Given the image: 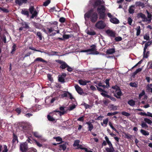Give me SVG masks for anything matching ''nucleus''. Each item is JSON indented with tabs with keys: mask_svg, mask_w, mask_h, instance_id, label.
Here are the masks:
<instances>
[{
	"mask_svg": "<svg viewBox=\"0 0 152 152\" xmlns=\"http://www.w3.org/2000/svg\"><path fill=\"white\" fill-rule=\"evenodd\" d=\"M85 20L89 18L91 21L92 23H95L97 20L98 16L97 13L94 12L93 9H91L88 10L84 15Z\"/></svg>",
	"mask_w": 152,
	"mask_h": 152,
	"instance_id": "f257e3e1",
	"label": "nucleus"
},
{
	"mask_svg": "<svg viewBox=\"0 0 152 152\" xmlns=\"http://www.w3.org/2000/svg\"><path fill=\"white\" fill-rule=\"evenodd\" d=\"M90 48L87 49L83 50L81 51V52H91L89 53L90 54L98 55L99 53V52L97 50V47L95 44H93L91 45L90 47Z\"/></svg>",
	"mask_w": 152,
	"mask_h": 152,
	"instance_id": "f03ea898",
	"label": "nucleus"
},
{
	"mask_svg": "<svg viewBox=\"0 0 152 152\" xmlns=\"http://www.w3.org/2000/svg\"><path fill=\"white\" fill-rule=\"evenodd\" d=\"M147 17L148 18V19L145 15L142 13H139L137 14V17L138 18H140L142 19V21L143 22L148 21V23L151 22L152 19V15L148 11H147Z\"/></svg>",
	"mask_w": 152,
	"mask_h": 152,
	"instance_id": "7ed1b4c3",
	"label": "nucleus"
},
{
	"mask_svg": "<svg viewBox=\"0 0 152 152\" xmlns=\"http://www.w3.org/2000/svg\"><path fill=\"white\" fill-rule=\"evenodd\" d=\"M106 25L104 21L99 20L97 22L95 25V26L99 29H103L106 26Z\"/></svg>",
	"mask_w": 152,
	"mask_h": 152,
	"instance_id": "20e7f679",
	"label": "nucleus"
},
{
	"mask_svg": "<svg viewBox=\"0 0 152 152\" xmlns=\"http://www.w3.org/2000/svg\"><path fill=\"white\" fill-rule=\"evenodd\" d=\"M19 149L20 151L22 152H26L28 149L27 143L26 142L20 143Z\"/></svg>",
	"mask_w": 152,
	"mask_h": 152,
	"instance_id": "39448f33",
	"label": "nucleus"
},
{
	"mask_svg": "<svg viewBox=\"0 0 152 152\" xmlns=\"http://www.w3.org/2000/svg\"><path fill=\"white\" fill-rule=\"evenodd\" d=\"M34 10V8L33 6H31L29 8V10L30 12L32 14L31 17V18H34V17H37L38 13L36 10Z\"/></svg>",
	"mask_w": 152,
	"mask_h": 152,
	"instance_id": "423d86ee",
	"label": "nucleus"
},
{
	"mask_svg": "<svg viewBox=\"0 0 152 152\" xmlns=\"http://www.w3.org/2000/svg\"><path fill=\"white\" fill-rule=\"evenodd\" d=\"M56 61L61 64L59 68L62 70L65 69L68 66V65L65 61L59 60H57Z\"/></svg>",
	"mask_w": 152,
	"mask_h": 152,
	"instance_id": "0eeeda50",
	"label": "nucleus"
},
{
	"mask_svg": "<svg viewBox=\"0 0 152 152\" xmlns=\"http://www.w3.org/2000/svg\"><path fill=\"white\" fill-rule=\"evenodd\" d=\"M107 34L110 37L115 38L116 36V33L114 31L110 29H107L105 31Z\"/></svg>",
	"mask_w": 152,
	"mask_h": 152,
	"instance_id": "6e6552de",
	"label": "nucleus"
},
{
	"mask_svg": "<svg viewBox=\"0 0 152 152\" xmlns=\"http://www.w3.org/2000/svg\"><path fill=\"white\" fill-rule=\"evenodd\" d=\"M97 11L98 13L105 12L106 8L103 5L99 6L97 8Z\"/></svg>",
	"mask_w": 152,
	"mask_h": 152,
	"instance_id": "1a4fd4ad",
	"label": "nucleus"
},
{
	"mask_svg": "<svg viewBox=\"0 0 152 152\" xmlns=\"http://www.w3.org/2000/svg\"><path fill=\"white\" fill-rule=\"evenodd\" d=\"M66 76V74L65 73H63L61 75H59L58 79V81L63 83H65V81L64 78Z\"/></svg>",
	"mask_w": 152,
	"mask_h": 152,
	"instance_id": "9d476101",
	"label": "nucleus"
},
{
	"mask_svg": "<svg viewBox=\"0 0 152 152\" xmlns=\"http://www.w3.org/2000/svg\"><path fill=\"white\" fill-rule=\"evenodd\" d=\"M61 96L62 98H64L65 97H69V98L72 100V99H75V98L73 97L72 94L68 92H65V93L62 94Z\"/></svg>",
	"mask_w": 152,
	"mask_h": 152,
	"instance_id": "9b49d317",
	"label": "nucleus"
},
{
	"mask_svg": "<svg viewBox=\"0 0 152 152\" xmlns=\"http://www.w3.org/2000/svg\"><path fill=\"white\" fill-rule=\"evenodd\" d=\"M103 2L104 3V1H103L102 0H95L93 4V6L94 8H96L97 7H98L101 5V4L103 3Z\"/></svg>",
	"mask_w": 152,
	"mask_h": 152,
	"instance_id": "f8f14e48",
	"label": "nucleus"
},
{
	"mask_svg": "<svg viewBox=\"0 0 152 152\" xmlns=\"http://www.w3.org/2000/svg\"><path fill=\"white\" fill-rule=\"evenodd\" d=\"M31 126L28 123H24L22 124L21 127L24 130H26L29 129Z\"/></svg>",
	"mask_w": 152,
	"mask_h": 152,
	"instance_id": "ddd939ff",
	"label": "nucleus"
},
{
	"mask_svg": "<svg viewBox=\"0 0 152 152\" xmlns=\"http://www.w3.org/2000/svg\"><path fill=\"white\" fill-rule=\"evenodd\" d=\"M75 87L76 90L79 94L81 95L83 93V89L78 85H75Z\"/></svg>",
	"mask_w": 152,
	"mask_h": 152,
	"instance_id": "4468645a",
	"label": "nucleus"
},
{
	"mask_svg": "<svg viewBox=\"0 0 152 152\" xmlns=\"http://www.w3.org/2000/svg\"><path fill=\"white\" fill-rule=\"evenodd\" d=\"M101 94L104 97H107L108 98H110L111 100L113 101H115L116 99L114 97L111 96L106 94H105L103 92L101 93Z\"/></svg>",
	"mask_w": 152,
	"mask_h": 152,
	"instance_id": "2eb2a0df",
	"label": "nucleus"
},
{
	"mask_svg": "<svg viewBox=\"0 0 152 152\" xmlns=\"http://www.w3.org/2000/svg\"><path fill=\"white\" fill-rule=\"evenodd\" d=\"M78 82L80 85L82 86H85L86 85L87 83H89L91 82V81L86 80H83L82 79H80L79 80H78Z\"/></svg>",
	"mask_w": 152,
	"mask_h": 152,
	"instance_id": "dca6fc26",
	"label": "nucleus"
},
{
	"mask_svg": "<svg viewBox=\"0 0 152 152\" xmlns=\"http://www.w3.org/2000/svg\"><path fill=\"white\" fill-rule=\"evenodd\" d=\"M86 124L88 125L87 128L88 129V131H91L94 128V126L92 124L91 122L90 121H89L86 122Z\"/></svg>",
	"mask_w": 152,
	"mask_h": 152,
	"instance_id": "f3484780",
	"label": "nucleus"
},
{
	"mask_svg": "<svg viewBox=\"0 0 152 152\" xmlns=\"http://www.w3.org/2000/svg\"><path fill=\"white\" fill-rule=\"evenodd\" d=\"M99 14V19L103 20H105V17L106 14L105 12L100 13H98Z\"/></svg>",
	"mask_w": 152,
	"mask_h": 152,
	"instance_id": "a211bd4d",
	"label": "nucleus"
},
{
	"mask_svg": "<svg viewBox=\"0 0 152 152\" xmlns=\"http://www.w3.org/2000/svg\"><path fill=\"white\" fill-rule=\"evenodd\" d=\"M16 141L18 143V137L14 133H13V139L12 140V145H14Z\"/></svg>",
	"mask_w": 152,
	"mask_h": 152,
	"instance_id": "6ab92c4d",
	"label": "nucleus"
},
{
	"mask_svg": "<svg viewBox=\"0 0 152 152\" xmlns=\"http://www.w3.org/2000/svg\"><path fill=\"white\" fill-rule=\"evenodd\" d=\"M68 144L67 142H65L63 144L60 145L59 146V150H62L63 151L65 150L66 149V145Z\"/></svg>",
	"mask_w": 152,
	"mask_h": 152,
	"instance_id": "aec40b11",
	"label": "nucleus"
},
{
	"mask_svg": "<svg viewBox=\"0 0 152 152\" xmlns=\"http://www.w3.org/2000/svg\"><path fill=\"white\" fill-rule=\"evenodd\" d=\"M36 61H39L42 63H45L47 64L48 62L45 60H44L43 58L41 57H38L36 58L34 60V62Z\"/></svg>",
	"mask_w": 152,
	"mask_h": 152,
	"instance_id": "412c9836",
	"label": "nucleus"
},
{
	"mask_svg": "<svg viewBox=\"0 0 152 152\" xmlns=\"http://www.w3.org/2000/svg\"><path fill=\"white\" fill-rule=\"evenodd\" d=\"M110 21L112 23L117 24H118L119 23V20L115 18H113L110 19Z\"/></svg>",
	"mask_w": 152,
	"mask_h": 152,
	"instance_id": "4be33fe9",
	"label": "nucleus"
},
{
	"mask_svg": "<svg viewBox=\"0 0 152 152\" xmlns=\"http://www.w3.org/2000/svg\"><path fill=\"white\" fill-rule=\"evenodd\" d=\"M151 43L152 41H148L145 43L143 49L144 50V53L145 52V51L146 50L148 47L151 45Z\"/></svg>",
	"mask_w": 152,
	"mask_h": 152,
	"instance_id": "5701e85b",
	"label": "nucleus"
},
{
	"mask_svg": "<svg viewBox=\"0 0 152 152\" xmlns=\"http://www.w3.org/2000/svg\"><path fill=\"white\" fill-rule=\"evenodd\" d=\"M115 51V49L112 48L107 50L106 51V53L107 54H111L114 53Z\"/></svg>",
	"mask_w": 152,
	"mask_h": 152,
	"instance_id": "b1692460",
	"label": "nucleus"
},
{
	"mask_svg": "<svg viewBox=\"0 0 152 152\" xmlns=\"http://www.w3.org/2000/svg\"><path fill=\"white\" fill-rule=\"evenodd\" d=\"M118 91L117 92L116 94H114V96L117 98L119 99L120 98V96L122 95V93L120 89V90H118Z\"/></svg>",
	"mask_w": 152,
	"mask_h": 152,
	"instance_id": "393cba45",
	"label": "nucleus"
},
{
	"mask_svg": "<svg viewBox=\"0 0 152 152\" xmlns=\"http://www.w3.org/2000/svg\"><path fill=\"white\" fill-rule=\"evenodd\" d=\"M127 103L130 106L133 107L135 105V102L133 99H131L129 100Z\"/></svg>",
	"mask_w": 152,
	"mask_h": 152,
	"instance_id": "a878e982",
	"label": "nucleus"
},
{
	"mask_svg": "<svg viewBox=\"0 0 152 152\" xmlns=\"http://www.w3.org/2000/svg\"><path fill=\"white\" fill-rule=\"evenodd\" d=\"M28 0H18L17 4L21 6L23 3L26 4Z\"/></svg>",
	"mask_w": 152,
	"mask_h": 152,
	"instance_id": "bb28decb",
	"label": "nucleus"
},
{
	"mask_svg": "<svg viewBox=\"0 0 152 152\" xmlns=\"http://www.w3.org/2000/svg\"><path fill=\"white\" fill-rule=\"evenodd\" d=\"M53 139H56V141L57 142H61L58 143L57 144H60L61 143H62L63 142V141H62V138L60 137H54Z\"/></svg>",
	"mask_w": 152,
	"mask_h": 152,
	"instance_id": "cd10ccee",
	"label": "nucleus"
},
{
	"mask_svg": "<svg viewBox=\"0 0 152 152\" xmlns=\"http://www.w3.org/2000/svg\"><path fill=\"white\" fill-rule=\"evenodd\" d=\"M21 13L22 14L27 16L28 17L29 15L28 11L25 9L22 10L21 11Z\"/></svg>",
	"mask_w": 152,
	"mask_h": 152,
	"instance_id": "c85d7f7f",
	"label": "nucleus"
},
{
	"mask_svg": "<svg viewBox=\"0 0 152 152\" xmlns=\"http://www.w3.org/2000/svg\"><path fill=\"white\" fill-rule=\"evenodd\" d=\"M140 132L143 135L145 136H148L149 134V133L144 130L143 129H141L140 130Z\"/></svg>",
	"mask_w": 152,
	"mask_h": 152,
	"instance_id": "c756f323",
	"label": "nucleus"
},
{
	"mask_svg": "<svg viewBox=\"0 0 152 152\" xmlns=\"http://www.w3.org/2000/svg\"><path fill=\"white\" fill-rule=\"evenodd\" d=\"M124 137L125 138L129 140H132L133 137L132 135H130L126 133H124Z\"/></svg>",
	"mask_w": 152,
	"mask_h": 152,
	"instance_id": "7c9ffc66",
	"label": "nucleus"
},
{
	"mask_svg": "<svg viewBox=\"0 0 152 152\" xmlns=\"http://www.w3.org/2000/svg\"><path fill=\"white\" fill-rule=\"evenodd\" d=\"M143 58H147L149 56V55L150 54V51H147L146 52V51H145V52L144 53V50H143Z\"/></svg>",
	"mask_w": 152,
	"mask_h": 152,
	"instance_id": "2f4dec72",
	"label": "nucleus"
},
{
	"mask_svg": "<svg viewBox=\"0 0 152 152\" xmlns=\"http://www.w3.org/2000/svg\"><path fill=\"white\" fill-rule=\"evenodd\" d=\"M17 47L16 45L15 44H13V45L12 46V49L11 52V54H13L14 53V52L16 50V48Z\"/></svg>",
	"mask_w": 152,
	"mask_h": 152,
	"instance_id": "473e14b6",
	"label": "nucleus"
},
{
	"mask_svg": "<svg viewBox=\"0 0 152 152\" xmlns=\"http://www.w3.org/2000/svg\"><path fill=\"white\" fill-rule=\"evenodd\" d=\"M141 126L142 128H145V129H146L148 127V126L146 124V123L143 121L141 123Z\"/></svg>",
	"mask_w": 152,
	"mask_h": 152,
	"instance_id": "72a5a7b5",
	"label": "nucleus"
},
{
	"mask_svg": "<svg viewBox=\"0 0 152 152\" xmlns=\"http://www.w3.org/2000/svg\"><path fill=\"white\" fill-rule=\"evenodd\" d=\"M105 150L107 152H113L114 151V149L113 147L112 148H105Z\"/></svg>",
	"mask_w": 152,
	"mask_h": 152,
	"instance_id": "f704fd0d",
	"label": "nucleus"
},
{
	"mask_svg": "<svg viewBox=\"0 0 152 152\" xmlns=\"http://www.w3.org/2000/svg\"><path fill=\"white\" fill-rule=\"evenodd\" d=\"M33 139H34L32 137L30 136L28 137V139L26 141L30 143H32L34 142L33 141H34V140H33Z\"/></svg>",
	"mask_w": 152,
	"mask_h": 152,
	"instance_id": "c9c22d12",
	"label": "nucleus"
},
{
	"mask_svg": "<svg viewBox=\"0 0 152 152\" xmlns=\"http://www.w3.org/2000/svg\"><path fill=\"white\" fill-rule=\"evenodd\" d=\"M143 38L144 39L147 40H149L150 39L149 34L148 33L145 34L143 36Z\"/></svg>",
	"mask_w": 152,
	"mask_h": 152,
	"instance_id": "e433bc0d",
	"label": "nucleus"
},
{
	"mask_svg": "<svg viewBox=\"0 0 152 152\" xmlns=\"http://www.w3.org/2000/svg\"><path fill=\"white\" fill-rule=\"evenodd\" d=\"M23 27L26 29H28L29 28L27 23L26 22H24L22 23V24Z\"/></svg>",
	"mask_w": 152,
	"mask_h": 152,
	"instance_id": "4c0bfd02",
	"label": "nucleus"
},
{
	"mask_svg": "<svg viewBox=\"0 0 152 152\" xmlns=\"http://www.w3.org/2000/svg\"><path fill=\"white\" fill-rule=\"evenodd\" d=\"M47 118L48 120L51 121H54L55 120V119L53 117L49 115H48Z\"/></svg>",
	"mask_w": 152,
	"mask_h": 152,
	"instance_id": "58836bf2",
	"label": "nucleus"
},
{
	"mask_svg": "<svg viewBox=\"0 0 152 152\" xmlns=\"http://www.w3.org/2000/svg\"><path fill=\"white\" fill-rule=\"evenodd\" d=\"M144 120L148 124H151L152 123V121L148 118H145Z\"/></svg>",
	"mask_w": 152,
	"mask_h": 152,
	"instance_id": "ea45409f",
	"label": "nucleus"
},
{
	"mask_svg": "<svg viewBox=\"0 0 152 152\" xmlns=\"http://www.w3.org/2000/svg\"><path fill=\"white\" fill-rule=\"evenodd\" d=\"M36 35L38 37L40 40L42 39V34L41 32L39 31L37 32V33Z\"/></svg>",
	"mask_w": 152,
	"mask_h": 152,
	"instance_id": "a19ab883",
	"label": "nucleus"
},
{
	"mask_svg": "<svg viewBox=\"0 0 152 152\" xmlns=\"http://www.w3.org/2000/svg\"><path fill=\"white\" fill-rule=\"evenodd\" d=\"M96 86L97 88V89L98 90V91L100 92H102L103 93H104L105 94L107 93V92L106 91L104 90V89H102V88L98 87V86Z\"/></svg>",
	"mask_w": 152,
	"mask_h": 152,
	"instance_id": "79ce46f5",
	"label": "nucleus"
},
{
	"mask_svg": "<svg viewBox=\"0 0 152 152\" xmlns=\"http://www.w3.org/2000/svg\"><path fill=\"white\" fill-rule=\"evenodd\" d=\"M119 112H114L113 113H107V115L108 116L115 115L118 114Z\"/></svg>",
	"mask_w": 152,
	"mask_h": 152,
	"instance_id": "37998d69",
	"label": "nucleus"
},
{
	"mask_svg": "<svg viewBox=\"0 0 152 152\" xmlns=\"http://www.w3.org/2000/svg\"><path fill=\"white\" fill-rule=\"evenodd\" d=\"M129 85L132 87H135L136 88L137 87V84L135 82L134 83H129Z\"/></svg>",
	"mask_w": 152,
	"mask_h": 152,
	"instance_id": "c03bdc74",
	"label": "nucleus"
},
{
	"mask_svg": "<svg viewBox=\"0 0 152 152\" xmlns=\"http://www.w3.org/2000/svg\"><path fill=\"white\" fill-rule=\"evenodd\" d=\"M32 133L37 138H40L41 136L39 135L37 132H32Z\"/></svg>",
	"mask_w": 152,
	"mask_h": 152,
	"instance_id": "a18cd8bd",
	"label": "nucleus"
},
{
	"mask_svg": "<svg viewBox=\"0 0 152 152\" xmlns=\"http://www.w3.org/2000/svg\"><path fill=\"white\" fill-rule=\"evenodd\" d=\"M50 0H48L47 1H45L43 4V6L45 7H46L50 3Z\"/></svg>",
	"mask_w": 152,
	"mask_h": 152,
	"instance_id": "49530a36",
	"label": "nucleus"
},
{
	"mask_svg": "<svg viewBox=\"0 0 152 152\" xmlns=\"http://www.w3.org/2000/svg\"><path fill=\"white\" fill-rule=\"evenodd\" d=\"M79 142L80 141L79 140H75L73 145V146L74 147L78 146L79 145Z\"/></svg>",
	"mask_w": 152,
	"mask_h": 152,
	"instance_id": "de8ad7c7",
	"label": "nucleus"
},
{
	"mask_svg": "<svg viewBox=\"0 0 152 152\" xmlns=\"http://www.w3.org/2000/svg\"><path fill=\"white\" fill-rule=\"evenodd\" d=\"M121 114L126 116L128 117L130 115L129 113L125 111H123L121 113Z\"/></svg>",
	"mask_w": 152,
	"mask_h": 152,
	"instance_id": "09e8293b",
	"label": "nucleus"
},
{
	"mask_svg": "<svg viewBox=\"0 0 152 152\" xmlns=\"http://www.w3.org/2000/svg\"><path fill=\"white\" fill-rule=\"evenodd\" d=\"M33 140H34V142L39 147H41L42 146V145L38 142L35 139H33Z\"/></svg>",
	"mask_w": 152,
	"mask_h": 152,
	"instance_id": "8fccbe9b",
	"label": "nucleus"
},
{
	"mask_svg": "<svg viewBox=\"0 0 152 152\" xmlns=\"http://www.w3.org/2000/svg\"><path fill=\"white\" fill-rule=\"evenodd\" d=\"M87 34H88V35H94L96 34V32L94 31H88L87 32Z\"/></svg>",
	"mask_w": 152,
	"mask_h": 152,
	"instance_id": "3c124183",
	"label": "nucleus"
},
{
	"mask_svg": "<svg viewBox=\"0 0 152 152\" xmlns=\"http://www.w3.org/2000/svg\"><path fill=\"white\" fill-rule=\"evenodd\" d=\"M115 40L116 42L120 41L122 40V38L121 37H115Z\"/></svg>",
	"mask_w": 152,
	"mask_h": 152,
	"instance_id": "603ef678",
	"label": "nucleus"
},
{
	"mask_svg": "<svg viewBox=\"0 0 152 152\" xmlns=\"http://www.w3.org/2000/svg\"><path fill=\"white\" fill-rule=\"evenodd\" d=\"M112 88L113 89L116 90V91L120 90V88L117 85L112 86Z\"/></svg>",
	"mask_w": 152,
	"mask_h": 152,
	"instance_id": "864d4df0",
	"label": "nucleus"
},
{
	"mask_svg": "<svg viewBox=\"0 0 152 152\" xmlns=\"http://www.w3.org/2000/svg\"><path fill=\"white\" fill-rule=\"evenodd\" d=\"M109 125L110 126L111 128L114 131H115L116 132H118L117 130L113 127V125L112 123L110 122L109 123Z\"/></svg>",
	"mask_w": 152,
	"mask_h": 152,
	"instance_id": "5fc2aeb1",
	"label": "nucleus"
},
{
	"mask_svg": "<svg viewBox=\"0 0 152 152\" xmlns=\"http://www.w3.org/2000/svg\"><path fill=\"white\" fill-rule=\"evenodd\" d=\"M37 150L34 148H31L29 149L28 151L27 152H37Z\"/></svg>",
	"mask_w": 152,
	"mask_h": 152,
	"instance_id": "6e6d98bb",
	"label": "nucleus"
},
{
	"mask_svg": "<svg viewBox=\"0 0 152 152\" xmlns=\"http://www.w3.org/2000/svg\"><path fill=\"white\" fill-rule=\"evenodd\" d=\"M140 26H138L137 27V31L136 35L138 36L140 34Z\"/></svg>",
	"mask_w": 152,
	"mask_h": 152,
	"instance_id": "4d7b16f0",
	"label": "nucleus"
},
{
	"mask_svg": "<svg viewBox=\"0 0 152 152\" xmlns=\"http://www.w3.org/2000/svg\"><path fill=\"white\" fill-rule=\"evenodd\" d=\"M65 18L63 17H61L60 18L59 21L61 23H63L65 21Z\"/></svg>",
	"mask_w": 152,
	"mask_h": 152,
	"instance_id": "13d9d810",
	"label": "nucleus"
},
{
	"mask_svg": "<svg viewBox=\"0 0 152 152\" xmlns=\"http://www.w3.org/2000/svg\"><path fill=\"white\" fill-rule=\"evenodd\" d=\"M71 37V36L70 35L64 34L63 35V37L65 39H67Z\"/></svg>",
	"mask_w": 152,
	"mask_h": 152,
	"instance_id": "bf43d9fd",
	"label": "nucleus"
},
{
	"mask_svg": "<svg viewBox=\"0 0 152 152\" xmlns=\"http://www.w3.org/2000/svg\"><path fill=\"white\" fill-rule=\"evenodd\" d=\"M110 108L113 110H116L117 109V107L116 106H114L113 104H112L111 105Z\"/></svg>",
	"mask_w": 152,
	"mask_h": 152,
	"instance_id": "052dcab7",
	"label": "nucleus"
},
{
	"mask_svg": "<svg viewBox=\"0 0 152 152\" xmlns=\"http://www.w3.org/2000/svg\"><path fill=\"white\" fill-rule=\"evenodd\" d=\"M82 105H83L85 106V108L86 109L90 108V106L89 104L86 103H83L82 104Z\"/></svg>",
	"mask_w": 152,
	"mask_h": 152,
	"instance_id": "680f3d73",
	"label": "nucleus"
},
{
	"mask_svg": "<svg viewBox=\"0 0 152 152\" xmlns=\"http://www.w3.org/2000/svg\"><path fill=\"white\" fill-rule=\"evenodd\" d=\"M15 111L18 114H20L21 112V109L20 107H18L16 109Z\"/></svg>",
	"mask_w": 152,
	"mask_h": 152,
	"instance_id": "e2e57ef3",
	"label": "nucleus"
},
{
	"mask_svg": "<svg viewBox=\"0 0 152 152\" xmlns=\"http://www.w3.org/2000/svg\"><path fill=\"white\" fill-rule=\"evenodd\" d=\"M76 107V105L75 104H73L72 106H70L69 108V110L71 111L73 109L75 108Z\"/></svg>",
	"mask_w": 152,
	"mask_h": 152,
	"instance_id": "0e129e2a",
	"label": "nucleus"
},
{
	"mask_svg": "<svg viewBox=\"0 0 152 152\" xmlns=\"http://www.w3.org/2000/svg\"><path fill=\"white\" fill-rule=\"evenodd\" d=\"M129 13L132 14L134 12V10L131 7H130L129 9Z\"/></svg>",
	"mask_w": 152,
	"mask_h": 152,
	"instance_id": "69168bd1",
	"label": "nucleus"
},
{
	"mask_svg": "<svg viewBox=\"0 0 152 152\" xmlns=\"http://www.w3.org/2000/svg\"><path fill=\"white\" fill-rule=\"evenodd\" d=\"M132 22V20L130 17H129L128 18V23L129 25H131Z\"/></svg>",
	"mask_w": 152,
	"mask_h": 152,
	"instance_id": "338daca9",
	"label": "nucleus"
},
{
	"mask_svg": "<svg viewBox=\"0 0 152 152\" xmlns=\"http://www.w3.org/2000/svg\"><path fill=\"white\" fill-rule=\"evenodd\" d=\"M67 70L69 72H71L73 71L72 68L68 65L67 67H66Z\"/></svg>",
	"mask_w": 152,
	"mask_h": 152,
	"instance_id": "774afa93",
	"label": "nucleus"
}]
</instances>
